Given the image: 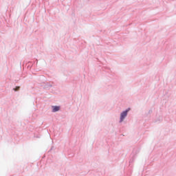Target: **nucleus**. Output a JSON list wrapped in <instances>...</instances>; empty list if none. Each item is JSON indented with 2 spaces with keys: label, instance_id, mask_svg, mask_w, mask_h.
I'll return each mask as SVG.
<instances>
[{
  "label": "nucleus",
  "instance_id": "obj_1",
  "mask_svg": "<svg viewBox=\"0 0 176 176\" xmlns=\"http://www.w3.org/2000/svg\"><path fill=\"white\" fill-rule=\"evenodd\" d=\"M129 111H130V109H128L126 111H123L121 115H120V122H122L123 120H124V118H126L127 116V112H129Z\"/></svg>",
  "mask_w": 176,
  "mask_h": 176
},
{
  "label": "nucleus",
  "instance_id": "obj_2",
  "mask_svg": "<svg viewBox=\"0 0 176 176\" xmlns=\"http://www.w3.org/2000/svg\"><path fill=\"white\" fill-rule=\"evenodd\" d=\"M57 111H60V107L54 106L53 107V112H57Z\"/></svg>",
  "mask_w": 176,
  "mask_h": 176
},
{
  "label": "nucleus",
  "instance_id": "obj_3",
  "mask_svg": "<svg viewBox=\"0 0 176 176\" xmlns=\"http://www.w3.org/2000/svg\"><path fill=\"white\" fill-rule=\"evenodd\" d=\"M13 90H14V91H19V90H20V87H16Z\"/></svg>",
  "mask_w": 176,
  "mask_h": 176
}]
</instances>
